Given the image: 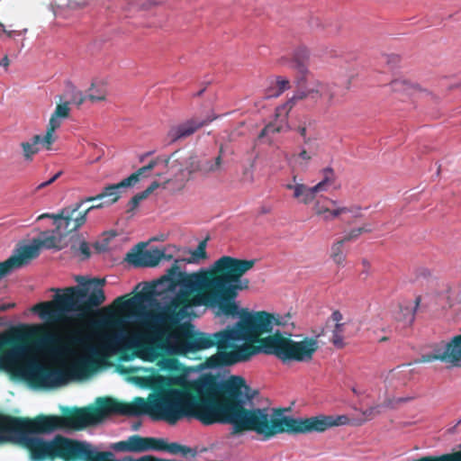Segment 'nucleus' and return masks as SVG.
I'll return each mask as SVG.
<instances>
[{
	"mask_svg": "<svg viewBox=\"0 0 461 461\" xmlns=\"http://www.w3.org/2000/svg\"><path fill=\"white\" fill-rule=\"evenodd\" d=\"M255 259L222 256L212 267L198 273L180 270L178 260L153 285L134 297H117L113 306L119 311L142 307L154 294L178 292L164 306L151 312L153 328L161 338H173L182 351L217 347L218 353L197 366L199 375H227L225 367L263 353L283 363H308L320 348V335L291 339L294 324L291 315L240 309L239 294L249 288L243 276Z\"/></svg>",
	"mask_w": 461,
	"mask_h": 461,
	"instance_id": "obj_1",
	"label": "nucleus"
},
{
	"mask_svg": "<svg viewBox=\"0 0 461 461\" xmlns=\"http://www.w3.org/2000/svg\"><path fill=\"white\" fill-rule=\"evenodd\" d=\"M258 393L246 384L243 376H228L223 381L213 378L209 412L202 414L203 424L229 423L233 426L235 433L256 431L270 438L283 432H323L344 424L347 420L345 416H318L308 419L283 417L269 420L265 409L248 410L244 407L247 401L254 399Z\"/></svg>",
	"mask_w": 461,
	"mask_h": 461,
	"instance_id": "obj_2",
	"label": "nucleus"
},
{
	"mask_svg": "<svg viewBox=\"0 0 461 461\" xmlns=\"http://www.w3.org/2000/svg\"><path fill=\"white\" fill-rule=\"evenodd\" d=\"M222 376H125L135 384L152 390L148 401L136 397L131 402L106 396L109 416H140L149 414L153 420L176 423L192 414L203 423L202 414L209 412L213 378Z\"/></svg>",
	"mask_w": 461,
	"mask_h": 461,
	"instance_id": "obj_3",
	"label": "nucleus"
},
{
	"mask_svg": "<svg viewBox=\"0 0 461 461\" xmlns=\"http://www.w3.org/2000/svg\"><path fill=\"white\" fill-rule=\"evenodd\" d=\"M27 341L54 356H62L69 351L70 345H80L84 339L79 334H72L65 340L59 333L42 325L25 326L0 335V372L6 375H92L89 372L40 369L36 357L23 345Z\"/></svg>",
	"mask_w": 461,
	"mask_h": 461,
	"instance_id": "obj_4",
	"label": "nucleus"
},
{
	"mask_svg": "<svg viewBox=\"0 0 461 461\" xmlns=\"http://www.w3.org/2000/svg\"><path fill=\"white\" fill-rule=\"evenodd\" d=\"M78 285L67 287L62 294H57L53 301L35 304L32 311L42 320L57 322L68 312H77L80 318L91 316L95 310L105 301L104 278L86 279L78 276Z\"/></svg>",
	"mask_w": 461,
	"mask_h": 461,
	"instance_id": "obj_5",
	"label": "nucleus"
},
{
	"mask_svg": "<svg viewBox=\"0 0 461 461\" xmlns=\"http://www.w3.org/2000/svg\"><path fill=\"white\" fill-rule=\"evenodd\" d=\"M13 441L25 447L33 461L53 460L57 457L64 461H83L87 443L56 436L52 440L31 437L19 432L0 431V443Z\"/></svg>",
	"mask_w": 461,
	"mask_h": 461,
	"instance_id": "obj_6",
	"label": "nucleus"
},
{
	"mask_svg": "<svg viewBox=\"0 0 461 461\" xmlns=\"http://www.w3.org/2000/svg\"><path fill=\"white\" fill-rule=\"evenodd\" d=\"M62 429L61 418L58 415H38L33 419L14 417L0 412V431L23 434H41Z\"/></svg>",
	"mask_w": 461,
	"mask_h": 461,
	"instance_id": "obj_7",
	"label": "nucleus"
},
{
	"mask_svg": "<svg viewBox=\"0 0 461 461\" xmlns=\"http://www.w3.org/2000/svg\"><path fill=\"white\" fill-rule=\"evenodd\" d=\"M309 99L315 104H320L326 108L331 107L341 102L338 95V86L333 83L314 81L305 89H299L295 95L284 104L278 106L276 111L277 117H286L297 100Z\"/></svg>",
	"mask_w": 461,
	"mask_h": 461,
	"instance_id": "obj_8",
	"label": "nucleus"
},
{
	"mask_svg": "<svg viewBox=\"0 0 461 461\" xmlns=\"http://www.w3.org/2000/svg\"><path fill=\"white\" fill-rule=\"evenodd\" d=\"M109 416L106 396L96 398L94 404L67 409L61 418L62 429L82 430L104 421Z\"/></svg>",
	"mask_w": 461,
	"mask_h": 461,
	"instance_id": "obj_9",
	"label": "nucleus"
},
{
	"mask_svg": "<svg viewBox=\"0 0 461 461\" xmlns=\"http://www.w3.org/2000/svg\"><path fill=\"white\" fill-rule=\"evenodd\" d=\"M83 204L84 201H79L73 205L61 209L58 213H43L38 219L51 218L55 225L54 233L61 239L84 225L90 210L100 206H90L85 211L79 212Z\"/></svg>",
	"mask_w": 461,
	"mask_h": 461,
	"instance_id": "obj_10",
	"label": "nucleus"
},
{
	"mask_svg": "<svg viewBox=\"0 0 461 461\" xmlns=\"http://www.w3.org/2000/svg\"><path fill=\"white\" fill-rule=\"evenodd\" d=\"M148 326L149 329V334L140 339L133 340L131 345L135 353L140 358L151 362L158 360L160 357H162V344L165 342L172 343L173 347L178 354L187 355L188 353H194L197 351L190 350L184 352L176 347L175 339H166L159 337L154 330L151 312L149 314Z\"/></svg>",
	"mask_w": 461,
	"mask_h": 461,
	"instance_id": "obj_11",
	"label": "nucleus"
},
{
	"mask_svg": "<svg viewBox=\"0 0 461 461\" xmlns=\"http://www.w3.org/2000/svg\"><path fill=\"white\" fill-rule=\"evenodd\" d=\"M55 247H57L55 236H50L43 240H34L32 244L21 247L16 253L0 263V276H6L13 270L26 266L40 255L41 248L52 249Z\"/></svg>",
	"mask_w": 461,
	"mask_h": 461,
	"instance_id": "obj_12",
	"label": "nucleus"
},
{
	"mask_svg": "<svg viewBox=\"0 0 461 461\" xmlns=\"http://www.w3.org/2000/svg\"><path fill=\"white\" fill-rule=\"evenodd\" d=\"M108 313L99 320L91 322V327L96 331L104 330H116L102 334L104 345L110 349H119L124 341V333L122 330L123 321L120 316L113 312L110 308L105 309Z\"/></svg>",
	"mask_w": 461,
	"mask_h": 461,
	"instance_id": "obj_13",
	"label": "nucleus"
},
{
	"mask_svg": "<svg viewBox=\"0 0 461 461\" xmlns=\"http://www.w3.org/2000/svg\"><path fill=\"white\" fill-rule=\"evenodd\" d=\"M439 360L448 366H461V334L454 336L443 348H438L433 353L422 355L416 363Z\"/></svg>",
	"mask_w": 461,
	"mask_h": 461,
	"instance_id": "obj_14",
	"label": "nucleus"
},
{
	"mask_svg": "<svg viewBox=\"0 0 461 461\" xmlns=\"http://www.w3.org/2000/svg\"><path fill=\"white\" fill-rule=\"evenodd\" d=\"M145 243H139L133 250L127 253L126 260L137 267H153L162 259L172 258V256H167L164 250L157 248L145 249Z\"/></svg>",
	"mask_w": 461,
	"mask_h": 461,
	"instance_id": "obj_15",
	"label": "nucleus"
},
{
	"mask_svg": "<svg viewBox=\"0 0 461 461\" xmlns=\"http://www.w3.org/2000/svg\"><path fill=\"white\" fill-rule=\"evenodd\" d=\"M13 381H24L33 389H54L68 385L70 382H83L94 376H9Z\"/></svg>",
	"mask_w": 461,
	"mask_h": 461,
	"instance_id": "obj_16",
	"label": "nucleus"
},
{
	"mask_svg": "<svg viewBox=\"0 0 461 461\" xmlns=\"http://www.w3.org/2000/svg\"><path fill=\"white\" fill-rule=\"evenodd\" d=\"M215 117L206 116L204 118L193 117L176 126L172 127L167 133L171 142L187 138L193 135L202 127L209 124Z\"/></svg>",
	"mask_w": 461,
	"mask_h": 461,
	"instance_id": "obj_17",
	"label": "nucleus"
},
{
	"mask_svg": "<svg viewBox=\"0 0 461 461\" xmlns=\"http://www.w3.org/2000/svg\"><path fill=\"white\" fill-rule=\"evenodd\" d=\"M292 181L293 183L287 184L285 188L294 191L293 197L294 199L303 204H309L315 199L316 194L319 193L315 185L309 187L298 182L296 175L293 176Z\"/></svg>",
	"mask_w": 461,
	"mask_h": 461,
	"instance_id": "obj_18",
	"label": "nucleus"
},
{
	"mask_svg": "<svg viewBox=\"0 0 461 461\" xmlns=\"http://www.w3.org/2000/svg\"><path fill=\"white\" fill-rule=\"evenodd\" d=\"M56 140L55 135H51L50 143L46 141V134L44 136L34 135L28 141H23L20 144L23 149V155L25 160L32 161L33 156L40 151L39 145L41 144L46 149L50 150L51 145Z\"/></svg>",
	"mask_w": 461,
	"mask_h": 461,
	"instance_id": "obj_19",
	"label": "nucleus"
},
{
	"mask_svg": "<svg viewBox=\"0 0 461 461\" xmlns=\"http://www.w3.org/2000/svg\"><path fill=\"white\" fill-rule=\"evenodd\" d=\"M177 151L174 152L170 157H157L155 159L151 160L148 165L139 168L136 172L132 173L128 177L124 178V184L128 185V186H132L136 183H138L140 179V176H144L147 172L151 171L154 167H156L159 164H163L165 167H168V164L175 157Z\"/></svg>",
	"mask_w": 461,
	"mask_h": 461,
	"instance_id": "obj_20",
	"label": "nucleus"
},
{
	"mask_svg": "<svg viewBox=\"0 0 461 461\" xmlns=\"http://www.w3.org/2000/svg\"><path fill=\"white\" fill-rule=\"evenodd\" d=\"M69 103L65 102L59 104L56 106L54 113L51 114L47 131H46V141L50 143L51 135H54L55 131L60 127L61 122L59 119H65L69 116Z\"/></svg>",
	"mask_w": 461,
	"mask_h": 461,
	"instance_id": "obj_21",
	"label": "nucleus"
},
{
	"mask_svg": "<svg viewBox=\"0 0 461 461\" xmlns=\"http://www.w3.org/2000/svg\"><path fill=\"white\" fill-rule=\"evenodd\" d=\"M146 438L139 435H132L127 440L119 441L112 446V448L116 451L122 452H144L145 451Z\"/></svg>",
	"mask_w": 461,
	"mask_h": 461,
	"instance_id": "obj_22",
	"label": "nucleus"
},
{
	"mask_svg": "<svg viewBox=\"0 0 461 461\" xmlns=\"http://www.w3.org/2000/svg\"><path fill=\"white\" fill-rule=\"evenodd\" d=\"M128 187V185L124 184V179L122 180L118 184L110 185L104 188L103 192L95 196H89L86 197L84 201V203L86 202H93L97 200H102L104 198L108 199V203H113L119 200L121 197V192L120 190L122 188Z\"/></svg>",
	"mask_w": 461,
	"mask_h": 461,
	"instance_id": "obj_23",
	"label": "nucleus"
},
{
	"mask_svg": "<svg viewBox=\"0 0 461 461\" xmlns=\"http://www.w3.org/2000/svg\"><path fill=\"white\" fill-rule=\"evenodd\" d=\"M315 130V122L310 118H304L302 120L297 126L294 128V131L298 132L303 138L304 145H310L317 142V138L312 136V132Z\"/></svg>",
	"mask_w": 461,
	"mask_h": 461,
	"instance_id": "obj_24",
	"label": "nucleus"
},
{
	"mask_svg": "<svg viewBox=\"0 0 461 461\" xmlns=\"http://www.w3.org/2000/svg\"><path fill=\"white\" fill-rule=\"evenodd\" d=\"M386 394L388 396L402 393L411 384V376H386L384 380Z\"/></svg>",
	"mask_w": 461,
	"mask_h": 461,
	"instance_id": "obj_25",
	"label": "nucleus"
},
{
	"mask_svg": "<svg viewBox=\"0 0 461 461\" xmlns=\"http://www.w3.org/2000/svg\"><path fill=\"white\" fill-rule=\"evenodd\" d=\"M346 213H351L354 217H358L360 216V208L357 206H339L338 204L332 208L330 207V209L328 210V212H322L318 216L321 217L324 221H331Z\"/></svg>",
	"mask_w": 461,
	"mask_h": 461,
	"instance_id": "obj_26",
	"label": "nucleus"
},
{
	"mask_svg": "<svg viewBox=\"0 0 461 461\" xmlns=\"http://www.w3.org/2000/svg\"><path fill=\"white\" fill-rule=\"evenodd\" d=\"M113 454L109 451L100 452L95 450L90 444L87 443L83 461H131V459H114Z\"/></svg>",
	"mask_w": 461,
	"mask_h": 461,
	"instance_id": "obj_27",
	"label": "nucleus"
},
{
	"mask_svg": "<svg viewBox=\"0 0 461 461\" xmlns=\"http://www.w3.org/2000/svg\"><path fill=\"white\" fill-rule=\"evenodd\" d=\"M348 242L342 237L331 244L330 258L339 267H344L347 259V254L344 250V244Z\"/></svg>",
	"mask_w": 461,
	"mask_h": 461,
	"instance_id": "obj_28",
	"label": "nucleus"
},
{
	"mask_svg": "<svg viewBox=\"0 0 461 461\" xmlns=\"http://www.w3.org/2000/svg\"><path fill=\"white\" fill-rule=\"evenodd\" d=\"M309 50L304 46L297 47L293 52V66L302 74L307 72Z\"/></svg>",
	"mask_w": 461,
	"mask_h": 461,
	"instance_id": "obj_29",
	"label": "nucleus"
},
{
	"mask_svg": "<svg viewBox=\"0 0 461 461\" xmlns=\"http://www.w3.org/2000/svg\"><path fill=\"white\" fill-rule=\"evenodd\" d=\"M308 148H303L300 152L294 155L296 162L303 167H307L312 157L317 155L319 143L306 145Z\"/></svg>",
	"mask_w": 461,
	"mask_h": 461,
	"instance_id": "obj_30",
	"label": "nucleus"
},
{
	"mask_svg": "<svg viewBox=\"0 0 461 461\" xmlns=\"http://www.w3.org/2000/svg\"><path fill=\"white\" fill-rule=\"evenodd\" d=\"M221 156L215 157L213 159L200 158V173L203 175L213 174L221 170Z\"/></svg>",
	"mask_w": 461,
	"mask_h": 461,
	"instance_id": "obj_31",
	"label": "nucleus"
},
{
	"mask_svg": "<svg viewBox=\"0 0 461 461\" xmlns=\"http://www.w3.org/2000/svg\"><path fill=\"white\" fill-rule=\"evenodd\" d=\"M322 179L315 185L319 193L325 192L336 181V174L333 168L328 167L321 170Z\"/></svg>",
	"mask_w": 461,
	"mask_h": 461,
	"instance_id": "obj_32",
	"label": "nucleus"
},
{
	"mask_svg": "<svg viewBox=\"0 0 461 461\" xmlns=\"http://www.w3.org/2000/svg\"><path fill=\"white\" fill-rule=\"evenodd\" d=\"M106 97V89L104 86H96L95 84H92L91 87L88 90V93L85 98H82L79 102V104L83 103L84 100L88 99L92 102L104 101Z\"/></svg>",
	"mask_w": 461,
	"mask_h": 461,
	"instance_id": "obj_33",
	"label": "nucleus"
},
{
	"mask_svg": "<svg viewBox=\"0 0 461 461\" xmlns=\"http://www.w3.org/2000/svg\"><path fill=\"white\" fill-rule=\"evenodd\" d=\"M338 204L339 203L336 200H332L328 197H321L316 201L313 210L315 214L318 216L322 212H328V210H330V207L332 208Z\"/></svg>",
	"mask_w": 461,
	"mask_h": 461,
	"instance_id": "obj_34",
	"label": "nucleus"
},
{
	"mask_svg": "<svg viewBox=\"0 0 461 461\" xmlns=\"http://www.w3.org/2000/svg\"><path fill=\"white\" fill-rule=\"evenodd\" d=\"M374 230L371 223H364L361 227L350 230L346 235H344V240L352 241L356 240L360 235L364 233H370Z\"/></svg>",
	"mask_w": 461,
	"mask_h": 461,
	"instance_id": "obj_35",
	"label": "nucleus"
},
{
	"mask_svg": "<svg viewBox=\"0 0 461 461\" xmlns=\"http://www.w3.org/2000/svg\"><path fill=\"white\" fill-rule=\"evenodd\" d=\"M182 168L180 171H187L189 175L200 172V158L198 156L192 154L190 155L185 161V163H181Z\"/></svg>",
	"mask_w": 461,
	"mask_h": 461,
	"instance_id": "obj_36",
	"label": "nucleus"
},
{
	"mask_svg": "<svg viewBox=\"0 0 461 461\" xmlns=\"http://www.w3.org/2000/svg\"><path fill=\"white\" fill-rule=\"evenodd\" d=\"M158 365L162 370L175 372L178 370L179 362L176 358L160 357L158 359Z\"/></svg>",
	"mask_w": 461,
	"mask_h": 461,
	"instance_id": "obj_37",
	"label": "nucleus"
},
{
	"mask_svg": "<svg viewBox=\"0 0 461 461\" xmlns=\"http://www.w3.org/2000/svg\"><path fill=\"white\" fill-rule=\"evenodd\" d=\"M163 451H167L168 453L173 454V455H176L178 453H181L184 456H185L186 454H188L190 452V448L185 447V446L180 445V444H178L176 442L167 443L165 440L164 441V450Z\"/></svg>",
	"mask_w": 461,
	"mask_h": 461,
	"instance_id": "obj_38",
	"label": "nucleus"
},
{
	"mask_svg": "<svg viewBox=\"0 0 461 461\" xmlns=\"http://www.w3.org/2000/svg\"><path fill=\"white\" fill-rule=\"evenodd\" d=\"M392 88L394 91L411 94L415 89V86L405 79H396L392 82Z\"/></svg>",
	"mask_w": 461,
	"mask_h": 461,
	"instance_id": "obj_39",
	"label": "nucleus"
},
{
	"mask_svg": "<svg viewBox=\"0 0 461 461\" xmlns=\"http://www.w3.org/2000/svg\"><path fill=\"white\" fill-rule=\"evenodd\" d=\"M164 438H146L145 451L147 450H164Z\"/></svg>",
	"mask_w": 461,
	"mask_h": 461,
	"instance_id": "obj_40",
	"label": "nucleus"
},
{
	"mask_svg": "<svg viewBox=\"0 0 461 461\" xmlns=\"http://www.w3.org/2000/svg\"><path fill=\"white\" fill-rule=\"evenodd\" d=\"M206 244L207 240L199 242L197 248L192 252L193 260L198 261L206 258Z\"/></svg>",
	"mask_w": 461,
	"mask_h": 461,
	"instance_id": "obj_41",
	"label": "nucleus"
},
{
	"mask_svg": "<svg viewBox=\"0 0 461 461\" xmlns=\"http://www.w3.org/2000/svg\"><path fill=\"white\" fill-rule=\"evenodd\" d=\"M443 456H445V458H443L444 461H461V451L454 452L452 454H445L440 456H424L423 458L437 460Z\"/></svg>",
	"mask_w": 461,
	"mask_h": 461,
	"instance_id": "obj_42",
	"label": "nucleus"
},
{
	"mask_svg": "<svg viewBox=\"0 0 461 461\" xmlns=\"http://www.w3.org/2000/svg\"><path fill=\"white\" fill-rule=\"evenodd\" d=\"M275 83V86L279 90V93H281V95L287 89L290 88V82L288 79L286 78H284V77H276V79L274 81Z\"/></svg>",
	"mask_w": 461,
	"mask_h": 461,
	"instance_id": "obj_43",
	"label": "nucleus"
},
{
	"mask_svg": "<svg viewBox=\"0 0 461 461\" xmlns=\"http://www.w3.org/2000/svg\"><path fill=\"white\" fill-rule=\"evenodd\" d=\"M147 196L145 195V194L143 192H140V193H138L137 194H135L129 202V206H130V209L129 211H132L134 210L135 208L138 207L139 203L146 199Z\"/></svg>",
	"mask_w": 461,
	"mask_h": 461,
	"instance_id": "obj_44",
	"label": "nucleus"
},
{
	"mask_svg": "<svg viewBox=\"0 0 461 461\" xmlns=\"http://www.w3.org/2000/svg\"><path fill=\"white\" fill-rule=\"evenodd\" d=\"M415 398V395H411V396H407V397H397V398H394L393 399H387L386 401V406L388 407H393V403L396 402V403H400V402H406L408 401H411L412 399Z\"/></svg>",
	"mask_w": 461,
	"mask_h": 461,
	"instance_id": "obj_45",
	"label": "nucleus"
},
{
	"mask_svg": "<svg viewBox=\"0 0 461 461\" xmlns=\"http://www.w3.org/2000/svg\"><path fill=\"white\" fill-rule=\"evenodd\" d=\"M265 95L267 98L278 97L281 95V93H279V90L275 86V83L272 82L267 88Z\"/></svg>",
	"mask_w": 461,
	"mask_h": 461,
	"instance_id": "obj_46",
	"label": "nucleus"
},
{
	"mask_svg": "<svg viewBox=\"0 0 461 461\" xmlns=\"http://www.w3.org/2000/svg\"><path fill=\"white\" fill-rule=\"evenodd\" d=\"M241 181L246 183H253L254 173L251 167H246L243 170Z\"/></svg>",
	"mask_w": 461,
	"mask_h": 461,
	"instance_id": "obj_47",
	"label": "nucleus"
},
{
	"mask_svg": "<svg viewBox=\"0 0 461 461\" xmlns=\"http://www.w3.org/2000/svg\"><path fill=\"white\" fill-rule=\"evenodd\" d=\"M78 250L82 254L83 259L88 258L91 255V250H90L89 245L86 241H82L80 243Z\"/></svg>",
	"mask_w": 461,
	"mask_h": 461,
	"instance_id": "obj_48",
	"label": "nucleus"
},
{
	"mask_svg": "<svg viewBox=\"0 0 461 461\" xmlns=\"http://www.w3.org/2000/svg\"><path fill=\"white\" fill-rule=\"evenodd\" d=\"M331 342L333 345L339 348H343L344 342H343V337L342 334L335 333L332 334Z\"/></svg>",
	"mask_w": 461,
	"mask_h": 461,
	"instance_id": "obj_49",
	"label": "nucleus"
},
{
	"mask_svg": "<svg viewBox=\"0 0 461 461\" xmlns=\"http://www.w3.org/2000/svg\"><path fill=\"white\" fill-rule=\"evenodd\" d=\"M62 172L59 171L58 172L57 174H55L50 179H49L48 181H45L41 184H40L38 186H37V190H41L42 188H45L47 187L48 185H51L52 183H54L60 176H61Z\"/></svg>",
	"mask_w": 461,
	"mask_h": 461,
	"instance_id": "obj_50",
	"label": "nucleus"
},
{
	"mask_svg": "<svg viewBox=\"0 0 461 461\" xmlns=\"http://www.w3.org/2000/svg\"><path fill=\"white\" fill-rule=\"evenodd\" d=\"M279 131H280V127H276L273 124H268L262 130L260 136H263V135L270 133V132L275 133V132H279Z\"/></svg>",
	"mask_w": 461,
	"mask_h": 461,
	"instance_id": "obj_51",
	"label": "nucleus"
},
{
	"mask_svg": "<svg viewBox=\"0 0 461 461\" xmlns=\"http://www.w3.org/2000/svg\"><path fill=\"white\" fill-rule=\"evenodd\" d=\"M159 186L158 182L154 181L150 184L149 186H148L144 191H142L145 195L148 197L149 194H151Z\"/></svg>",
	"mask_w": 461,
	"mask_h": 461,
	"instance_id": "obj_52",
	"label": "nucleus"
},
{
	"mask_svg": "<svg viewBox=\"0 0 461 461\" xmlns=\"http://www.w3.org/2000/svg\"><path fill=\"white\" fill-rule=\"evenodd\" d=\"M331 320L335 322V324L337 323H342L341 322V320H342V314L339 311H334L330 316Z\"/></svg>",
	"mask_w": 461,
	"mask_h": 461,
	"instance_id": "obj_53",
	"label": "nucleus"
},
{
	"mask_svg": "<svg viewBox=\"0 0 461 461\" xmlns=\"http://www.w3.org/2000/svg\"><path fill=\"white\" fill-rule=\"evenodd\" d=\"M352 392H353L354 393H356V394L360 395V394H364V393H366V389H364V388H363V387H361V386L356 385V386H353V387H352Z\"/></svg>",
	"mask_w": 461,
	"mask_h": 461,
	"instance_id": "obj_54",
	"label": "nucleus"
},
{
	"mask_svg": "<svg viewBox=\"0 0 461 461\" xmlns=\"http://www.w3.org/2000/svg\"><path fill=\"white\" fill-rule=\"evenodd\" d=\"M344 331V323H337L335 324L333 332L342 334Z\"/></svg>",
	"mask_w": 461,
	"mask_h": 461,
	"instance_id": "obj_55",
	"label": "nucleus"
},
{
	"mask_svg": "<svg viewBox=\"0 0 461 461\" xmlns=\"http://www.w3.org/2000/svg\"><path fill=\"white\" fill-rule=\"evenodd\" d=\"M362 265H363V267H364V268H365V269H364V272H365L366 275H368V271H369V269H370V263L368 262V260H367V259H363V260H362Z\"/></svg>",
	"mask_w": 461,
	"mask_h": 461,
	"instance_id": "obj_56",
	"label": "nucleus"
},
{
	"mask_svg": "<svg viewBox=\"0 0 461 461\" xmlns=\"http://www.w3.org/2000/svg\"><path fill=\"white\" fill-rule=\"evenodd\" d=\"M0 66H3L5 68H7L9 66V59L8 56L5 55L0 61Z\"/></svg>",
	"mask_w": 461,
	"mask_h": 461,
	"instance_id": "obj_57",
	"label": "nucleus"
},
{
	"mask_svg": "<svg viewBox=\"0 0 461 461\" xmlns=\"http://www.w3.org/2000/svg\"><path fill=\"white\" fill-rule=\"evenodd\" d=\"M133 372H134L133 370H129V369H124V368L120 369L121 375H131Z\"/></svg>",
	"mask_w": 461,
	"mask_h": 461,
	"instance_id": "obj_58",
	"label": "nucleus"
},
{
	"mask_svg": "<svg viewBox=\"0 0 461 461\" xmlns=\"http://www.w3.org/2000/svg\"><path fill=\"white\" fill-rule=\"evenodd\" d=\"M223 153H224L223 146H222V145H221V146H220V149H219V154H218V156H221V164H222V157H223Z\"/></svg>",
	"mask_w": 461,
	"mask_h": 461,
	"instance_id": "obj_59",
	"label": "nucleus"
},
{
	"mask_svg": "<svg viewBox=\"0 0 461 461\" xmlns=\"http://www.w3.org/2000/svg\"><path fill=\"white\" fill-rule=\"evenodd\" d=\"M9 307L10 305L8 304H0V312L6 311Z\"/></svg>",
	"mask_w": 461,
	"mask_h": 461,
	"instance_id": "obj_60",
	"label": "nucleus"
},
{
	"mask_svg": "<svg viewBox=\"0 0 461 461\" xmlns=\"http://www.w3.org/2000/svg\"><path fill=\"white\" fill-rule=\"evenodd\" d=\"M146 371H148L149 374V375H159V373L157 371V370H154V369H146Z\"/></svg>",
	"mask_w": 461,
	"mask_h": 461,
	"instance_id": "obj_61",
	"label": "nucleus"
},
{
	"mask_svg": "<svg viewBox=\"0 0 461 461\" xmlns=\"http://www.w3.org/2000/svg\"><path fill=\"white\" fill-rule=\"evenodd\" d=\"M140 426V422L135 423L132 426V429L137 430Z\"/></svg>",
	"mask_w": 461,
	"mask_h": 461,
	"instance_id": "obj_62",
	"label": "nucleus"
},
{
	"mask_svg": "<svg viewBox=\"0 0 461 461\" xmlns=\"http://www.w3.org/2000/svg\"><path fill=\"white\" fill-rule=\"evenodd\" d=\"M411 364H403V365H401V366H398L397 368H401V367H406V366H409Z\"/></svg>",
	"mask_w": 461,
	"mask_h": 461,
	"instance_id": "obj_63",
	"label": "nucleus"
},
{
	"mask_svg": "<svg viewBox=\"0 0 461 461\" xmlns=\"http://www.w3.org/2000/svg\"><path fill=\"white\" fill-rule=\"evenodd\" d=\"M415 303H416V307H417L419 305V303H420V298L419 297L416 298Z\"/></svg>",
	"mask_w": 461,
	"mask_h": 461,
	"instance_id": "obj_64",
	"label": "nucleus"
}]
</instances>
